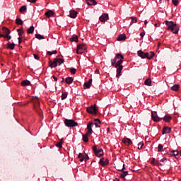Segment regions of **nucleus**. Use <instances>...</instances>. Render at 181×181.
Returning a JSON list of instances; mask_svg holds the SVG:
<instances>
[{"label": "nucleus", "instance_id": "33", "mask_svg": "<svg viewBox=\"0 0 181 181\" xmlns=\"http://www.w3.org/2000/svg\"><path fill=\"white\" fill-rule=\"evenodd\" d=\"M88 133L86 134L83 135V142H88Z\"/></svg>", "mask_w": 181, "mask_h": 181}, {"label": "nucleus", "instance_id": "26", "mask_svg": "<svg viewBox=\"0 0 181 181\" xmlns=\"http://www.w3.org/2000/svg\"><path fill=\"white\" fill-rule=\"evenodd\" d=\"M86 4L88 5H97V1L95 0H86Z\"/></svg>", "mask_w": 181, "mask_h": 181}, {"label": "nucleus", "instance_id": "6", "mask_svg": "<svg viewBox=\"0 0 181 181\" xmlns=\"http://www.w3.org/2000/svg\"><path fill=\"white\" fill-rule=\"evenodd\" d=\"M93 151L96 156H98L99 158L103 156L104 155V151L103 148H98L97 146H93Z\"/></svg>", "mask_w": 181, "mask_h": 181}, {"label": "nucleus", "instance_id": "9", "mask_svg": "<svg viewBox=\"0 0 181 181\" xmlns=\"http://www.w3.org/2000/svg\"><path fill=\"white\" fill-rule=\"evenodd\" d=\"M151 118L155 122H159V121H162L163 118H160L158 117V115H156V112L153 113V112H151Z\"/></svg>", "mask_w": 181, "mask_h": 181}, {"label": "nucleus", "instance_id": "42", "mask_svg": "<svg viewBox=\"0 0 181 181\" xmlns=\"http://www.w3.org/2000/svg\"><path fill=\"white\" fill-rule=\"evenodd\" d=\"M70 71H71V74H76V72L77 71V69H74V68H71Z\"/></svg>", "mask_w": 181, "mask_h": 181}, {"label": "nucleus", "instance_id": "57", "mask_svg": "<svg viewBox=\"0 0 181 181\" xmlns=\"http://www.w3.org/2000/svg\"><path fill=\"white\" fill-rule=\"evenodd\" d=\"M34 59H35V60H39V56L34 54Z\"/></svg>", "mask_w": 181, "mask_h": 181}, {"label": "nucleus", "instance_id": "14", "mask_svg": "<svg viewBox=\"0 0 181 181\" xmlns=\"http://www.w3.org/2000/svg\"><path fill=\"white\" fill-rule=\"evenodd\" d=\"M122 142L123 144H124V145H126V146H129V145H132V141H131V139L124 138L122 139Z\"/></svg>", "mask_w": 181, "mask_h": 181}, {"label": "nucleus", "instance_id": "34", "mask_svg": "<svg viewBox=\"0 0 181 181\" xmlns=\"http://www.w3.org/2000/svg\"><path fill=\"white\" fill-rule=\"evenodd\" d=\"M180 86L177 84L174 85L173 86H172L171 89L173 90V91H177L179 90Z\"/></svg>", "mask_w": 181, "mask_h": 181}, {"label": "nucleus", "instance_id": "50", "mask_svg": "<svg viewBox=\"0 0 181 181\" xmlns=\"http://www.w3.org/2000/svg\"><path fill=\"white\" fill-rule=\"evenodd\" d=\"M142 146H144V143L140 142L138 145V149H142Z\"/></svg>", "mask_w": 181, "mask_h": 181}, {"label": "nucleus", "instance_id": "54", "mask_svg": "<svg viewBox=\"0 0 181 181\" xmlns=\"http://www.w3.org/2000/svg\"><path fill=\"white\" fill-rule=\"evenodd\" d=\"M140 36H141V39H143L144 38V36H145V33H140Z\"/></svg>", "mask_w": 181, "mask_h": 181}, {"label": "nucleus", "instance_id": "3", "mask_svg": "<svg viewBox=\"0 0 181 181\" xmlns=\"http://www.w3.org/2000/svg\"><path fill=\"white\" fill-rule=\"evenodd\" d=\"M32 102L33 104V107L35 111H36V112H37V114H39V115H42V109H40V101L39 100V98L37 97H33L32 98Z\"/></svg>", "mask_w": 181, "mask_h": 181}, {"label": "nucleus", "instance_id": "28", "mask_svg": "<svg viewBox=\"0 0 181 181\" xmlns=\"http://www.w3.org/2000/svg\"><path fill=\"white\" fill-rule=\"evenodd\" d=\"M7 49H10L11 50H13L15 49V43H8L7 44Z\"/></svg>", "mask_w": 181, "mask_h": 181}, {"label": "nucleus", "instance_id": "30", "mask_svg": "<svg viewBox=\"0 0 181 181\" xmlns=\"http://www.w3.org/2000/svg\"><path fill=\"white\" fill-rule=\"evenodd\" d=\"M33 32H35V27L33 25L30 26L27 30V33H28V34L33 33Z\"/></svg>", "mask_w": 181, "mask_h": 181}, {"label": "nucleus", "instance_id": "31", "mask_svg": "<svg viewBox=\"0 0 181 181\" xmlns=\"http://www.w3.org/2000/svg\"><path fill=\"white\" fill-rule=\"evenodd\" d=\"M94 121L96 128H100L99 124H101V121L100 120V119H95Z\"/></svg>", "mask_w": 181, "mask_h": 181}, {"label": "nucleus", "instance_id": "32", "mask_svg": "<svg viewBox=\"0 0 181 181\" xmlns=\"http://www.w3.org/2000/svg\"><path fill=\"white\" fill-rule=\"evenodd\" d=\"M65 83H66V84H71V83H73V78L71 77L66 78L65 80Z\"/></svg>", "mask_w": 181, "mask_h": 181}, {"label": "nucleus", "instance_id": "5", "mask_svg": "<svg viewBox=\"0 0 181 181\" xmlns=\"http://www.w3.org/2000/svg\"><path fill=\"white\" fill-rule=\"evenodd\" d=\"M64 124L66 127H69L70 128H74V127L78 126V123H77V122H75L73 119H65Z\"/></svg>", "mask_w": 181, "mask_h": 181}, {"label": "nucleus", "instance_id": "36", "mask_svg": "<svg viewBox=\"0 0 181 181\" xmlns=\"http://www.w3.org/2000/svg\"><path fill=\"white\" fill-rule=\"evenodd\" d=\"M16 23L17 25H23V21L22 19H21V18H17V19L16 20Z\"/></svg>", "mask_w": 181, "mask_h": 181}, {"label": "nucleus", "instance_id": "53", "mask_svg": "<svg viewBox=\"0 0 181 181\" xmlns=\"http://www.w3.org/2000/svg\"><path fill=\"white\" fill-rule=\"evenodd\" d=\"M127 174H124V173H122L120 174V177H122V179H124L125 177V176H127Z\"/></svg>", "mask_w": 181, "mask_h": 181}, {"label": "nucleus", "instance_id": "7", "mask_svg": "<svg viewBox=\"0 0 181 181\" xmlns=\"http://www.w3.org/2000/svg\"><path fill=\"white\" fill-rule=\"evenodd\" d=\"M86 111L88 114H93L94 115H96L97 112H98V108H97V106L94 105L90 107H88L86 108Z\"/></svg>", "mask_w": 181, "mask_h": 181}, {"label": "nucleus", "instance_id": "4", "mask_svg": "<svg viewBox=\"0 0 181 181\" xmlns=\"http://www.w3.org/2000/svg\"><path fill=\"white\" fill-rule=\"evenodd\" d=\"M62 63H64V59L55 58L53 62H52V61H49V67H51V69H53V67H57L58 64L59 66H60V64H62Z\"/></svg>", "mask_w": 181, "mask_h": 181}, {"label": "nucleus", "instance_id": "35", "mask_svg": "<svg viewBox=\"0 0 181 181\" xmlns=\"http://www.w3.org/2000/svg\"><path fill=\"white\" fill-rule=\"evenodd\" d=\"M78 158H79L80 162H83L84 160V156L81 153L78 154Z\"/></svg>", "mask_w": 181, "mask_h": 181}, {"label": "nucleus", "instance_id": "27", "mask_svg": "<svg viewBox=\"0 0 181 181\" xmlns=\"http://www.w3.org/2000/svg\"><path fill=\"white\" fill-rule=\"evenodd\" d=\"M71 42H76L77 43V42H78V37L76 35H74L72 36V37L70 38Z\"/></svg>", "mask_w": 181, "mask_h": 181}, {"label": "nucleus", "instance_id": "43", "mask_svg": "<svg viewBox=\"0 0 181 181\" xmlns=\"http://www.w3.org/2000/svg\"><path fill=\"white\" fill-rule=\"evenodd\" d=\"M131 19H132V23H136L137 22L136 17H131Z\"/></svg>", "mask_w": 181, "mask_h": 181}, {"label": "nucleus", "instance_id": "49", "mask_svg": "<svg viewBox=\"0 0 181 181\" xmlns=\"http://www.w3.org/2000/svg\"><path fill=\"white\" fill-rule=\"evenodd\" d=\"M4 39H7V40H11L12 37L11 35H4Z\"/></svg>", "mask_w": 181, "mask_h": 181}, {"label": "nucleus", "instance_id": "56", "mask_svg": "<svg viewBox=\"0 0 181 181\" xmlns=\"http://www.w3.org/2000/svg\"><path fill=\"white\" fill-rule=\"evenodd\" d=\"M28 2H31V4H35V2H36V1L37 0H27Z\"/></svg>", "mask_w": 181, "mask_h": 181}, {"label": "nucleus", "instance_id": "61", "mask_svg": "<svg viewBox=\"0 0 181 181\" xmlns=\"http://www.w3.org/2000/svg\"><path fill=\"white\" fill-rule=\"evenodd\" d=\"M95 73L96 74H100V71H98V69H96V70L95 71Z\"/></svg>", "mask_w": 181, "mask_h": 181}, {"label": "nucleus", "instance_id": "55", "mask_svg": "<svg viewBox=\"0 0 181 181\" xmlns=\"http://www.w3.org/2000/svg\"><path fill=\"white\" fill-rule=\"evenodd\" d=\"M18 43H19V45H21V43H22V37H18Z\"/></svg>", "mask_w": 181, "mask_h": 181}, {"label": "nucleus", "instance_id": "46", "mask_svg": "<svg viewBox=\"0 0 181 181\" xmlns=\"http://www.w3.org/2000/svg\"><path fill=\"white\" fill-rule=\"evenodd\" d=\"M63 142H59L56 144V146H57V148H63Z\"/></svg>", "mask_w": 181, "mask_h": 181}, {"label": "nucleus", "instance_id": "38", "mask_svg": "<svg viewBox=\"0 0 181 181\" xmlns=\"http://www.w3.org/2000/svg\"><path fill=\"white\" fill-rule=\"evenodd\" d=\"M35 37H36V39H39V40H41L42 39H45L43 35H42L40 34H35Z\"/></svg>", "mask_w": 181, "mask_h": 181}, {"label": "nucleus", "instance_id": "8", "mask_svg": "<svg viewBox=\"0 0 181 181\" xmlns=\"http://www.w3.org/2000/svg\"><path fill=\"white\" fill-rule=\"evenodd\" d=\"M115 168L117 170H119V172H121V170H124V169H125V165L124 163L120 162V163H117L115 165Z\"/></svg>", "mask_w": 181, "mask_h": 181}, {"label": "nucleus", "instance_id": "17", "mask_svg": "<svg viewBox=\"0 0 181 181\" xmlns=\"http://www.w3.org/2000/svg\"><path fill=\"white\" fill-rule=\"evenodd\" d=\"M155 56V52H146V58L148 59V60H151Z\"/></svg>", "mask_w": 181, "mask_h": 181}, {"label": "nucleus", "instance_id": "19", "mask_svg": "<svg viewBox=\"0 0 181 181\" xmlns=\"http://www.w3.org/2000/svg\"><path fill=\"white\" fill-rule=\"evenodd\" d=\"M93 83V79H89L88 82L84 83L85 88H90L91 87V84Z\"/></svg>", "mask_w": 181, "mask_h": 181}, {"label": "nucleus", "instance_id": "20", "mask_svg": "<svg viewBox=\"0 0 181 181\" xmlns=\"http://www.w3.org/2000/svg\"><path fill=\"white\" fill-rule=\"evenodd\" d=\"M126 40H127V36L125 35V34H120L117 38V40L118 41H122Z\"/></svg>", "mask_w": 181, "mask_h": 181}, {"label": "nucleus", "instance_id": "1", "mask_svg": "<svg viewBox=\"0 0 181 181\" xmlns=\"http://www.w3.org/2000/svg\"><path fill=\"white\" fill-rule=\"evenodd\" d=\"M122 63H124V56L121 54H117L113 59H111V64L113 67H118Z\"/></svg>", "mask_w": 181, "mask_h": 181}, {"label": "nucleus", "instance_id": "40", "mask_svg": "<svg viewBox=\"0 0 181 181\" xmlns=\"http://www.w3.org/2000/svg\"><path fill=\"white\" fill-rule=\"evenodd\" d=\"M57 54V51L54 50L53 52H50V51H48L47 52V54H49V56H52V54Z\"/></svg>", "mask_w": 181, "mask_h": 181}, {"label": "nucleus", "instance_id": "59", "mask_svg": "<svg viewBox=\"0 0 181 181\" xmlns=\"http://www.w3.org/2000/svg\"><path fill=\"white\" fill-rule=\"evenodd\" d=\"M156 166H162V163H159V161H157Z\"/></svg>", "mask_w": 181, "mask_h": 181}, {"label": "nucleus", "instance_id": "10", "mask_svg": "<svg viewBox=\"0 0 181 181\" xmlns=\"http://www.w3.org/2000/svg\"><path fill=\"white\" fill-rule=\"evenodd\" d=\"M110 163V160L108 158H102L99 160V164L101 165V166H107Z\"/></svg>", "mask_w": 181, "mask_h": 181}, {"label": "nucleus", "instance_id": "51", "mask_svg": "<svg viewBox=\"0 0 181 181\" xmlns=\"http://www.w3.org/2000/svg\"><path fill=\"white\" fill-rule=\"evenodd\" d=\"M83 159L86 161L88 160V159H90V157H88V155L86 154V156L83 157Z\"/></svg>", "mask_w": 181, "mask_h": 181}, {"label": "nucleus", "instance_id": "16", "mask_svg": "<svg viewBox=\"0 0 181 181\" xmlns=\"http://www.w3.org/2000/svg\"><path fill=\"white\" fill-rule=\"evenodd\" d=\"M77 12L74 10H71L69 11L70 18H72L73 19H76L77 17Z\"/></svg>", "mask_w": 181, "mask_h": 181}, {"label": "nucleus", "instance_id": "21", "mask_svg": "<svg viewBox=\"0 0 181 181\" xmlns=\"http://www.w3.org/2000/svg\"><path fill=\"white\" fill-rule=\"evenodd\" d=\"M138 56H139V57H141V59H145L146 58V53L142 52L141 50H139Z\"/></svg>", "mask_w": 181, "mask_h": 181}, {"label": "nucleus", "instance_id": "63", "mask_svg": "<svg viewBox=\"0 0 181 181\" xmlns=\"http://www.w3.org/2000/svg\"><path fill=\"white\" fill-rule=\"evenodd\" d=\"M22 30H23L21 29V28H20V29H17V32H18V33H21V32H22Z\"/></svg>", "mask_w": 181, "mask_h": 181}, {"label": "nucleus", "instance_id": "58", "mask_svg": "<svg viewBox=\"0 0 181 181\" xmlns=\"http://www.w3.org/2000/svg\"><path fill=\"white\" fill-rule=\"evenodd\" d=\"M23 33H24L23 30H21L20 33H18V35L20 36V37L21 36H22V35H23Z\"/></svg>", "mask_w": 181, "mask_h": 181}, {"label": "nucleus", "instance_id": "44", "mask_svg": "<svg viewBox=\"0 0 181 181\" xmlns=\"http://www.w3.org/2000/svg\"><path fill=\"white\" fill-rule=\"evenodd\" d=\"M76 53L78 54H81L83 53V49H81L80 48L77 47L76 49Z\"/></svg>", "mask_w": 181, "mask_h": 181}, {"label": "nucleus", "instance_id": "47", "mask_svg": "<svg viewBox=\"0 0 181 181\" xmlns=\"http://www.w3.org/2000/svg\"><path fill=\"white\" fill-rule=\"evenodd\" d=\"M163 149V146H162V144H159L158 145V152H162V151Z\"/></svg>", "mask_w": 181, "mask_h": 181}, {"label": "nucleus", "instance_id": "12", "mask_svg": "<svg viewBox=\"0 0 181 181\" xmlns=\"http://www.w3.org/2000/svg\"><path fill=\"white\" fill-rule=\"evenodd\" d=\"M93 125H94V123H93V122H89L87 124V134L89 135H91V134H93Z\"/></svg>", "mask_w": 181, "mask_h": 181}, {"label": "nucleus", "instance_id": "62", "mask_svg": "<svg viewBox=\"0 0 181 181\" xmlns=\"http://www.w3.org/2000/svg\"><path fill=\"white\" fill-rule=\"evenodd\" d=\"M52 77H53L54 81H57V77H56V76H53Z\"/></svg>", "mask_w": 181, "mask_h": 181}, {"label": "nucleus", "instance_id": "11", "mask_svg": "<svg viewBox=\"0 0 181 181\" xmlns=\"http://www.w3.org/2000/svg\"><path fill=\"white\" fill-rule=\"evenodd\" d=\"M170 155V156H174L175 159H181L180 152H179L177 150L172 151Z\"/></svg>", "mask_w": 181, "mask_h": 181}, {"label": "nucleus", "instance_id": "37", "mask_svg": "<svg viewBox=\"0 0 181 181\" xmlns=\"http://www.w3.org/2000/svg\"><path fill=\"white\" fill-rule=\"evenodd\" d=\"M77 47L78 49H81V50H86V45H84L83 44L78 45Z\"/></svg>", "mask_w": 181, "mask_h": 181}, {"label": "nucleus", "instance_id": "52", "mask_svg": "<svg viewBox=\"0 0 181 181\" xmlns=\"http://www.w3.org/2000/svg\"><path fill=\"white\" fill-rule=\"evenodd\" d=\"M168 4V0H160V4Z\"/></svg>", "mask_w": 181, "mask_h": 181}, {"label": "nucleus", "instance_id": "39", "mask_svg": "<svg viewBox=\"0 0 181 181\" xmlns=\"http://www.w3.org/2000/svg\"><path fill=\"white\" fill-rule=\"evenodd\" d=\"M26 9H27V6H23L20 8L19 12H21V13L25 12V11H26Z\"/></svg>", "mask_w": 181, "mask_h": 181}, {"label": "nucleus", "instance_id": "48", "mask_svg": "<svg viewBox=\"0 0 181 181\" xmlns=\"http://www.w3.org/2000/svg\"><path fill=\"white\" fill-rule=\"evenodd\" d=\"M151 163H152V165H154L155 166H156L158 161H156V160H155V158H153L151 160Z\"/></svg>", "mask_w": 181, "mask_h": 181}, {"label": "nucleus", "instance_id": "41", "mask_svg": "<svg viewBox=\"0 0 181 181\" xmlns=\"http://www.w3.org/2000/svg\"><path fill=\"white\" fill-rule=\"evenodd\" d=\"M61 97L62 100H66V98H67V93H62Z\"/></svg>", "mask_w": 181, "mask_h": 181}, {"label": "nucleus", "instance_id": "25", "mask_svg": "<svg viewBox=\"0 0 181 181\" xmlns=\"http://www.w3.org/2000/svg\"><path fill=\"white\" fill-rule=\"evenodd\" d=\"M144 84H145L146 86H152V85H151V84H152V79H151V78H147V79H146L145 81H144Z\"/></svg>", "mask_w": 181, "mask_h": 181}, {"label": "nucleus", "instance_id": "45", "mask_svg": "<svg viewBox=\"0 0 181 181\" xmlns=\"http://www.w3.org/2000/svg\"><path fill=\"white\" fill-rule=\"evenodd\" d=\"M173 4L175 6H177L179 5V0H173Z\"/></svg>", "mask_w": 181, "mask_h": 181}, {"label": "nucleus", "instance_id": "60", "mask_svg": "<svg viewBox=\"0 0 181 181\" xmlns=\"http://www.w3.org/2000/svg\"><path fill=\"white\" fill-rule=\"evenodd\" d=\"M165 160H166V158H163L160 160V161L163 163H165Z\"/></svg>", "mask_w": 181, "mask_h": 181}, {"label": "nucleus", "instance_id": "29", "mask_svg": "<svg viewBox=\"0 0 181 181\" xmlns=\"http://www.w3.org/2000/svg\"><path fill=\"white\" fill-rule=\"evenodd\" d=\"M53 15H54V13L52 11H48L45 13L47 18H50V16H53Z\"/></svg>", "mask_w": 181, "mask_h": 181}, {"label": "nucleus", "instance_id": "23", "mask_svg": "<svg viewBox=\"0 0 181 181\" xmlns=\"http://www.w3.org/2000/svg\"><path fill=\"white\" fill-rule=\"evenodd\" d=\"M170 119H172V117H170V115H166L163 117V121H165V122H170Z\"/></svg>", "mask_w": 181, "mask_h": 181}, {"label": "nucleus", "instance_id": "13", "mask_svg": "<svg viewBox=\"0 0 181 181\" xmlns=\"http://www.w3.org/2000/svg\"><path fill=\"white\" fill-rule=\"evenodd\" d=\"M117 69V77H119L121 76V72L122 71V69H124V66L122 65H118L117 67H115Z\"/></svg>", "mask_w": 181, "mask_h": 181}, {"label": "nucleus", "instance_id": "2", "mask_svg": "<svg viewBox=\"0 0 181 181\" xmlns=\"http://www.w3.org/2000/svg\"><path fill=\"white\" fill-rule=\"evenodd\" d=\"M165 25L168 26V30H170L175 35L179 33V25L173 21H165Z\"/></svg>", "mask_w": 181, "mask_h": 181}, {"label": "nucleus", "instance_id": "22", "mask_svg": "<svg viewBox=\"0 0 181 181\" xmlns=\"http://www.w3.org/2000/svg\"><path fill=\"white\" fill-rule=\"evenodd\" d=\"M170 131H172V129L165 127L163 129V135H165V134H170Z\"/></svg>", "mask_w": 181, "mask_h": 181}, {"label": "nucleus", "instance_id": "15", "mask_svg": "<svg viewBox=\"0 0 181 181\" xmlns=\"http://www.w3.org/2000/svg\"><path fill=\"white\" fill-rule=\"evenodd\" d=\"M100 22H107L108 21V14L103 13L100 18H99Z\"/></svg>", "mask_w": 181, "mask_h": 181}, {"label": "nucleus", "instance_id": "18", "mask_svg": "<svg viewBox=\"0 0 181 181\" xmlns=\"http://www.w3.org/2000/svg\"><path fill=\"white\" fill-rule=\"evenodd\" d=\"M2 30H3V33H4V36H8V35L11 34V31L6 27H3Z\"/></svg>", "mask_w": 181, "mask_h": 181}, {"label": "nucleus", "instance_id": "24", "mask_svg": "<svg viewBox=\"0 0 181 181\" xmlns=\"http://www.w3.org/2000/svg\"><path fill=\"white\" fill-rule=\"evenodd\" d=\"M21 86L23 87H26L27 86H30V81H29L28 80L23 81L21 82Z\"/></svg>", "mask_w": 181, "mask_h": 181}, {"label": "nucleus", "instance_id": "64", "mask_svg": "<svg viewBox=\"0 0 181 181\" xmlns=\"http://www.w3.org/2000/svg\"><path fill=\"white\" fill-rule=\"evenodd\" d=\"M0 37H5V35H4V34H0Z\"/></svg>", "mask_w": 181, "mask_h": 181}]
</instances>
